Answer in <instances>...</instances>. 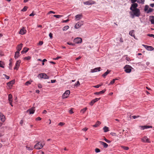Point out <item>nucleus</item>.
Masks as SVG:
<instances>
[{"label":"nucleus","instance_id":"nucleus-1","mask_svg":"<svg viewBox=\"0 0 154 154\" xmlns=\"http://www.w3.org/2000/svg\"><path fill=\"white\" fill-rule=\"evenodd\" d=\"M131 11L133 12V14H131L132 18H134L135 16L138 17L140 16V12L139 9H136Z\"/></svg>","mask_w":154,"mask_h":154},{"label":"nucleus","instance_id":"nucleus-2","mask_svg":"<svg viewBox=\"0 0 154 154\" xmlns=\"http://www.w3.org/2000/svg\"><path fill=\"white\" fill-rule=\"evenodd\" d=\"M37 143L34 146V148L37 149H41L45 145V143L44 142H40L37 141Z\"/></svg>","mask_w":154,"mask_h":154},{"label":"nucleus","instance_id":"nucleus-3","mask_svg":"<svg viewBox=\"0 0 154 154\" xmlns=\"http://www.w3.org/2000/svg\"><path fill=\"white\" fill-rule=\"evenodd\" d=\"M131 67L128 65H125L124 68L125 69V71L126 73H130L131 72Z\"/></svg>","mask_w":154,"mask_h":154},{"label":"nucleus","instance_id":"nucleus-4","mask_svg":"<svg viewBox=\"0 0 154 154\" xmlns=\"http://www.w3.org/2000/svg\"><path fill=\"white\" fill-rule=\"evenodd\" d=\"M70 94V91L69 90L66 91L63 94L62 98L63 99L68 97Z\"/></svg>","mask_w":154,"mask_h":154},{"label":"nucleus","instance_id":"nucleus-5","mask_svg":"<svg viewBox=\"0 0 154 154\" xmlns=\"http://www.w3.org/2000/svg\"><path fill=\"white\" fill-rule=\"evenodd\" d=\"M131 7L130 8V10H132L133 9H138L137 7H138V4L137 3L134 2V3H132Z\"/></svg>","mask_w":154,"mask_h":154},{"label":"nucleus","instance_id":"nucleus-6","mask_svg":"<svg viewBox=\"0 0 154 154\" xmlns=\"http://www.w3.org/2000/svg\"><path fill=\"white\" fill-rule=\"evenodd\" d=\"M82 39L80 38L77 37L75 38L74 40V42L76 44H80L82 42Z\"/></svg>","mask_w":154,"mask_h":154},{"label":"nucleus","instance_id":"nucleus-7","mask_svg":"<svg viewBox=\"0 0 154 154\" xmlns=\"http://www.w3.org/2000/svg\"><path fill=\"white\" fill-rule=\"evenodd\" d=\"M142 141L144 143H150V141L146 136H144L141 139Z\"/></svg>","mask_w":154,"mask_h":154},{"label":"nucleus","instance_id":"nucleus-8","mask_svg":"<svg viewBox=\"0 0 154 154\" xmlns=\"http://www.w3.org/2000/svg\"><path fill=\"white\" fill-rule=\"evenodd\" d=\"M38 75L41 78H44L45 79H49V77L45 73H40Z\"/></svg>","mask_w":154,"mask_h":154},{"label":"nucleus","instance_id":"nucleus-9","mask_svg":"<svg viewBox=\"0 0 154 154\" xmlns=\"http://www.w3.org/2000/svg\"><path fill=\"white\" fill-rule=\"evenodd\" d=\"M95 3V2L92 0H89L83 2L84 5H91L92 4H94Z\"/></svg>","mask_w":154,"mask_h":154},{"label":"nucleus","instance_id":"nucleus-10","mask_svg":"<svg viewBox=\"0 0 154 154\" xmlns=\"http://www.w3.org/2000/svg\"><path fill=\"white\" fill-rule=\"evenodd\" d=\"M35 111V107H32L31 108L27 110V112H29L30 114H33Z\"/></svg>","mask_w":154,"mask_h":154},{"label":"nucleus","instance_id":"nucleus-11","mask_svg":"<svg viewBox=\"0 0 154 154\" xmlns=\"http://www.w3.org/2000/svg\"><path fill=\"white\" fill-rule=\"evenodd\" d=\"M21 61L20 60H18L16 61L15 64V66L14 68V69L17 70L19 67L21 63Z\"/></svg>","mask_w":154,"mask_h":154},{"label":"nucleus","instance_id":"nucleus-12","mask_svg":"<svg viewBox=\"0 0 154 154\" xmlns=\"http://www.w3.org/2000/svg\"><path fill=\"white\" fill-rule=\"evenodd\" d=\"M143 45L145 47V48L148 50L150 51H152L154 50V48L151 46H148L144 45Z\"/></svg>","mask_w":154,"mask_h":154},{"label":"nucleus","instance_id":"nucleus-13","mask_svg":"<svg viewBox=\"0 0 154 154\" xmlns=\"http://www.w3.org/2000/svg\"><path fill=\"white\" fill-rule=\"evenodd\" d=\"M83 17L82 15V14H79L76 15L75 17V20L76 21L78 20L82 19Z\"/></svg>","mask_w":154,"mask_h":154},{"label":"nucleus","instance_id":"nucleus-14","mask_svg":"<svg viewBox=\"0 0 154 154\" xmlns=\"http://www.w3.org/2000/svg\"><path fill=\"white\" fill-rule=\"evenodd\" d=\"M100 99V98H96L92 100L91 102L89 104L91 106H92L96 102L98 101Z\"/></svg>","mask_w":154,"mask_h":154},{"label":"nucleus","instance_id":"nucleus-15","mask_svg":"<svg viewBox=\"0 0 154 154\" xmlns=\"http://www.w3.org/2000/svg\"><path fill=\"white\" fill-rule=\"evenodd\" d=\"M25 28L23 27L20 30L19 33L21 35H24L26 33Z\"/></svg>","mask_w":154,"mask_h":154},{"label":"nucleus","instance_id":"nucleus-16","mask_svg":"<svg viewBox=\"0 0 154 154\" xmlns=\"http://www.w3.org/2000/svg\"><path fill=\"white\" fill-rule=\"evenodd\" d=\"M100 144L103 146L104 148H106L108 147V145L104 142L102 141H100Z\"/></svg>","mask_w":154,"mask_h":154},{"label":"nucleus","instance_id":"nucleus-17","mask_svg":"<svg viewBox=\"0 0 154 154\" xmlns=\"http://www.w3.org/2000/svg\"><path fill=\"white\" fill-rule=\"evenodd\" d=\"M0 118L2 122H5V116L2 113H0Z\"/></svg>","mask_w":154,"mask_h":154},{"label":"nucleus","instance_id":"nucleus-18","mask_svg":"<svg viewBox=\"0 0 154 154\" xmlns=\"http://www.w3.org/2000/svg\"><path fill=\"white\" fill-rule=\"evenodd\" d=\"M15 81L14 80H11L7 83V85L8 86H11L15 83Z\"/></svg>","mask_w":154,"mask_h":154},{"label":"nucleus","instance_id":"nucleus-19","mask_svg":"<svg viewBox=\"0 0 154 154\" xmlns=\"http://www.w3.org/2000/svg\"><path fill=\"white\" fill-rule=\"evenodd\" d=\"M23 44L22 43H20L18 45L17 47V51H19L21 50Z\"/></svg>","mask_w":154,"mask_h":154},{"label":"nucleus","instance_id":"nucleus-20","mask_svg":"<svg viewBox=\"0 0 154 154\" xmlns=\"http://www.w3.org/2000/svg\"><path fill=\"white\" fill-rule=\"evenodd\" d=\"M29 49V48L25 47L23 48V50L21 52V53L22 54L25 53L28 51Z\"/></svg>","mask_w":154,"mask_h":154},{"label":"nucleus","instance_id":"nucleus-21","mask_svg":"<svg viewBox=\"0 0 154 154\" xmlns=\"http://www.w3.org/2000/svg\"><path fill=\"white\" fill-rule=\"evenodd\" d=\"M106 91V89H104L102 91H100L99 92H95L94 94L95 95H98L100 94H103Z\"/></svg>","mask_w":154,"mask_h":154},{"label":"nucleus","instance_id":"nucleus-22","mask_svg":"<svg viewBox=\"0 0 154 154\" xmlns=\"http://www.w3.org/2000/svg\"><path fill=\"white\" fill-rule=\"evenodd\" d=\"M149 20L152 24H154V16H149Z\"/></svg>","mask_w":154,"mask_h":154},{"label":"nucleus","instance_id":"nucleus-23","mask_svg":"<svg viewBox=\"0 0 154 154\" xmlns=\"http://www.w3.org/2000/svg\"><path fill=\"white\" fill-rule=\"evenodd\" d=\"M82 25V24L81 23L78 22L75 25V27L76 29H78L81 27Z\"/></svg>","mask_w":154,"mask_h":154},{"label":"nucleus","instance_id":"nucleus-24","mask_svg":"<svg viewBox=\"0 0 154 154\" xmlns=\"http://www.w3.org/2000/svg\"><path fill=\"white\" fill-rule=\"evenodd\" d=\"M141 127L142 128L143 130H144L145 129H147L148 128H152V127L151 126H148V125H144V126H142Z\"/></svg>","mask_w":154,"mask_h":154},{"label":"nucleus","instance_id":"nucleus-25","mask_svg":"<svg viewBox=\"0 0 154 154\" xmlns=\"http://www.w3.org/2000/svg\"><path fill=\"white\" fill-rule=\"evenodd\" d=\"M134 30H131L129 32V34L131 36L134 37L135 38V36L134 33Z\"/></svg>","mask_w":154,"mask_h":154},{"label":"nucleus","instance_id":"nucleus-26","mask_svg":"<svg viewBox=\"0 0 154 154\" xmlns=\"http://www.w3.org/2000/svg\"><path fill=\"white\" fill-rule=\"evenodd\" d=\"M110 72V70H109L108 69H107V71L102 75V76L104 78H105L106 76Z\"/></svg>","mask_w":154,"mask_h":154},{"label":"nucleus","instance_id":"nucleus-27","mask_svg":"<svg viewBox=\"0 0 154 154\" xmlns=\"http://www.w3.org/2000/svg\"><path fill=\"white\" fill-rule=\"evenodd\" d=\"M20 52L18 51H17L15 53V56H14V58L15 59H17L19 56Z\"/></svg>","mask_w":154,"mask_h":154},{"label":"nucleus","instance_id":"nucleus-28","mask_svg":"<svg viewBox=\"0 0 154 154\" xmlns=\"http://www.w3.org/2000/svg\"><path fill=\"white\" fill-rule=\"evenodd\" d=\"M101 123L99 121H97L96 123V124L94 125L93 126L94 127H97Z\"/></svg>","mask_w":154,"mask_h":154},{"label":"nucleus","instance_id":"nucleus-29","mask_svg":"<svg viewBox=\"0 0 154 154\" xmlns=\"http://www.w3.org/2000/svg\"><path fill=\"white\" fill-rule=\"evenodd\" d=\"M8 100L9 102H12V96L11 94L8 95Z\"/></svg>","mask_w":154,"mask_h":154},{"label":"nucleus","instance_id":"nucleus-30","mask_svg":"<svg viewBox=\"0 0 154 154\" xmlns=\"http://www.w3.org/2000/svg\"><path fill=\"white\" fill-rule=\"evenodd\" d=\"M103 130L104 132H107L109 131V128L106 126L103 127Z\"/></svg>","mask_w":154,"mask_h":154},{"label":"nucleus","instance_id":"nucleus-31","mask_svg":"<svg viewBox=\"0 0 154 154\" xmlns=\"http://www.w3.org/2000/svg\"><path fill=\"white\" fill-rule=\"evenodd\" d=\"M4 65L5 64L2 61H0V67H2V68H4Z\"/></svg>","mask_w":154,"mask_h":154},{"label":"nucleus","instance_id":"nucleus-32","mask_svg":"<svg viewBox=\"0 0 154 154\" xmlns=\"http://www.w3.org/2000/svg\"><path fill=\"white\" fill-rule=\"evenodd\" d=\"M121 147L123 148L124 149L127 150L129 149V148L128 146H121Z\"/></svg>","mask_w":154,"mask_h":154},{"label":"nucleus","instance_id":"nucleus-33","mask_svg":"<svg viewBox=\"0 0 154 154\" xmlns=\"http://www.w3.org/2000/svg\"><path fill=\"white\" fill-rule=\"evenodd\" d=\"M32 82V81L29 80V81H27L25 83V85H26L28 86L30 84L31 82Z\"/></svg>","mask_w":154,"mask_h":154},{"label":"nucleus","instance_id":"nucleus-34","mask_svg":"<svg viewBox=\"0 0 154 154\" xmlns=\"http://www.w3.org/2000/svg\"><path fill=\"white\" fill-rule=\"evenodd\" d=\"M87 109V108L86 107L84 108L81 110L80 112L82 113H84Z\"/></svg>","mask_w":154,"mask_h":154},{"label":"nucleus","instance_id":"nucleus-35","mask_svg":"<svg viewBox=\"0 0 154 154\" xmlns=\"http://www.w3.org/2000/svg\"><path fill=\"white\" fill-rule=\"evenodd\" d=\"M118 79H113L110 82L109 85H112L115 82L116 80H117Z\"/></svg>","mask_w":154,"mask_h":154},{"label":"nucleus","instance_id":"nucleus-36","mask_svg":"<svg viewBox=\"0 0 154 154\" xmlns=\"http://www.w3.org/2000/svg\"><path fill=\"white\" fill-rule=\"evenodd\" d=\"M69 28V26H66L63 27V31H66Z\"/></svg>","mask_w":154,"mask_h":154},{"label":"nucleus","instance_id":"nucleus-37","mask_svg":"<svg viewBox=\"0 0 154 154\" xmlns=\"http://www.w3.org/2000/svg\"><path fill=\"white\" fill-rule=\"evenodd\" d=\"M28 8V7H27L26 6H24L23 8V9H22L21 10V11H23V12H25V11H26L27 9Z\"/></svg>","mask_w":154,"mask_h":154},{"label":"nucleus","instance_id":"nucleus-38","mask_svg":"<svg viewBox=\"0 0 154 154\" xmlns=\"http://www.w3.org/2000/svg\"><path fill=\"white\" fill-rule=\"evenodd\" d=\"M137 3H139L144 4V0H137Z\"/></svg>","mask_w":154,"mask_h":154},{"label":"nucleus","instance_id":"nucleus-39","mask_svg":"<svg viewBox=\"0 0 154 154\" xmlns=\"http://www.w3.org/2000/svg\"><path fill=\"white\" fill-rule=\"evenodd\" d=\"M153 11V9L151 8H149L147 12V13H149L150 12H152Z\"/></svg>","mask_w":154,"mask_h":154},{"label":"nucleus","instance_id":"nucleus-40","mask_svg":"<svg viewBox=\"0 0 154 154\" xmlns=\"http://www.w3.org/2000/svg\"><path fill=\"white\" fill-rule=\"evenodd\" d=\"M62 15H54V17H55L57 18H60V17H62Z\"/></svg>","mask_w":154,"mask_h":154},{"label":"nucleus","instance_id":"nucleus-41","mask_svg":"<svg viewBox=\"0 0 154 154\" xmlns=\"http://www.w3.org/2000/svg\"><path fill=\"white\" fill-rule=\"evenodd\" d=\"M104 137V140L107 143H110L111 142V141H110V140H107V139H106L105 137Z\"/></svg>","mask_w":154,"mask_h":154},{"label":"nucleus","instance_id":"nucleus-42","mask_svg":"<svg viewBox=\"0 0 154 154\" xmlns=\"http://www.w3.org/2000/svg\"><path fill=\"white\" fill-rule=\"evenodd\" d=\"M31 58V57L30 56H28L27 57H24V60H29Z\"/></svg>","mask_w":154,"mask_h":154},{"label":"nucleus","instance_id":"nucleus-43","mask_svg":"<svg viewBox=\"0 0 154 154\" xmlns=\"http://www.w3.org/2000/svg\"><path fill=\"white\" fill-rule=\"evenodd\" d=\"M80 85V83L79 81L77 82L75 84L74 86H78Z\"/></svg>","mask_w":154,"mask_h":154},{"label":"nucleus","instance_id":"nucleus-44","mask_svg":"<svg viewBox=\"0 0 154 154\" xmlns=\"http://www.w3.org/2000/svg\"><path fill=\"white\" fill-rule=\"evenodd\" d=\"M9 68L10 69L12 70V64L11 62L9 64Z\"/></svg>","mask_w":154,"mask_h":154},{"label":"nucleus","instance_id":"nucleus-45","mask_svg":"<svg viewBox=\"0 0 154 154\" xmlns=\"http://www.w3.org/2000/svg\"><path fill=\"white\" fill-rule=\"evenodd\" d=\"M149 8V6L148 5H146L144 8V11H147L148 9Z\"/></svg>","mask_w":154,"mask_h":154},{"label":"nucleus","instance_id":"nucleus-46","mask_svg":"<svg viewBox=\"0 0 154 154\" xmlns=\"http://www.w3.org/2000/svg\"><path fill=\"white\" fill-rule=\"evenodd\" d=\"M95 152L96 153H98L100 152V150L98 148H96L95 149Z\"/></svg>","mask_w":154,"mask_h":154},{"label":"nucleus","instance_id":"nucleus-47","mask_svg":"<svg viewBox=\"0 0 154 154\" xmlns=\"http://www.w3.org/2000/svg\"><path fill=\"white\" fill-rule=\"evenodd\" d=\"M147 36L150 37H153L154 38V35L153 34H147Z\"/></svg>","mask_w":154,"mask_h":154},{"label":"nucleus","instance_id":"nucleus-48","mask_svg":"<svg viewBox=\"0 0 154 154\" xmlns=\"http://www.w3.org/2000/svg\"><path fill=\"white\" fill-rule=\"evenodd\" d=\"M26 148L28 150H32L33 149L32 147H30L28 146H26Z\"/></svg>","mask_w":154,"mask_h":154},{"label":"nucleus","instance_id":"nucleus-49","mask_svg":"<svg viewBox=\"0 0 154 154\" xmlns=\"http://www.w3.org/2000/svg\"><path fill=\"white\" fill-rule=\"evenodd\" d=\"M140 116H132V117L134 119H135L136 118H138L139 117H140Z\"/></svg>","mask_w":154,"mask_h":154},{"label":"nucleus","instance_id":"nucleus-50","mask_svg":"<svg viewBox=\"0 0 154 154\" xmlns=\"http://www.w3.org/2000/svg\"><path fill=\"white\" fill-rule=\"evenodd\" d=\"M3 75L5 76V78L7 79H9V77L7 76L6 74H3Z\"/></svg>","mask_w":154,"mask_h":154},{"label":"nucleus","instance_id":"nucleus-51","mask_svg":"<svg viewBox=\"0 0 154 154\" xmlns=\"http://www.w3.org/2000/svg\"><path fill=\"white\" fill-rule=\"evenodd\" d=\"M97 68H95L93 69L92 70V72H97Z\"/></svg>","mask_w":154,"mask_h":154},{"label":"nucleus","instance_id":"nucleus-52","mask_svg":"<svg viewBox=\"0 0 154 154\" xmlns=\"http://www.w3.org/2000/svg\"><path fill=\"white\" fill-rule=\"evenodd\" d=\"M110 134L112 136H116V134L114 132H111L110 133Z\"/></svg>","mask_w":154,"mask_h":154},{"label":"nucleus","instance_id":"nucleus-53","mask_svg":"<svg viewBox=\"0 0 154 154\" xmlns=\"http://www.w3.org/2000/svg\"><path fill=\"white\" fill-rule=\"evenodd\" d=\"M101 86L100 85H98L95 86H94V88H99L100 86Z\"/></svg>","mask_w":154,"mask_h":154},{"label":"nucleus","instance_id":"nucleus-54","mask_svg":"<svg viewBox=\"0 0 154 154\" xmlns=\"http://www.w3.org/2000/svg\"><path fill=\"white\" fill-rule=\"evenodd\" d=\"M43 44V42L42 41H39L38 43V45H42Z\"/></svg>","mask_w":154,"mask_h":154},{"label":"nucleus","instance_id":"nucleus-55","mask_svg":"<svg viewBox=\"0 0 154 154\" xmlns=\"http://www.w3.org/2000/svg\"><path fill=\"white\" fill-rule=\"evenodd\" d=\"M64 124L65 123H64L60 122L59 123L58 125L62 126L64 125Z\"/></svg>","mask_w":154,"mask_h":154},{"label":"nucleus","instance_id":"nucleus-56","mask_svg":"<svg viewBox=\"0 0 154 154\" xmlns=\"http://www.w3.org/2000/svg\"><path fill=\"white\" fill-rule=\"evenodd\" d=\"M49 36L50 37V38L51 39L53 37V34L52 33L50 32L49 34Z\"/></svg>","mask_w":154,"mask_h":154},{"label":"nucleus","instance_id":"nucleus-57","mask_svg":"<svg viewBox=\"0 0 154 154\" xmlns=\"http://www.w3.org/2000/svg\"><path fill=\"white\" fill-rule=\"evenodd\" d=\"M35 120L36 121H40V120H41V118L40 117H37L35 119Z\"/></svg>","mask_w":154,"mask_h":154},{"label":"nucleus","instance_id":"nucleus-58","mask_svg":"<svg viewBox=\"0 0 154 154\" xmlns=\"http://www.w3.org/2000/svg\"><path fill=\"white\" fill-rule=\"evenodd\" d=\"M61 58V57H57L55 58H53V60H56Z\"/></svg>","mask_w":154,"mask_h":154},{"label":"nucleus","instance_id":"nucleus-59","mask_svg":"<svg viewBox=\"0 0 154 154\" xmlns=\"http://www.w3.org/2000/svg\"><path fill=\"white\" fill-rule=\"evenodd\" d=\"M88 128L86 127H85V128H83L82 129V130L85 131H86L88 130Z\"/></svg>","mask_w":154,"mask_h":154},{"label":"nucleus","instance_id":"nucleus-60","mask_svg":"<svg viewBox=\"0 0 154 154\" xmlns=\"http://www.w3.org/2000/svg\"><path fill=\"white\" fill-rule=\"evenodd\" d=\"M38 87L39 88H41L42 87V86L41 84H39L38 85Z\"/></svg>","mask_w":154,"mask_h":154},{"label":"nucleus","instance_id":"nucleus-61","mask_svg":"<svg viewBox=\"0 0 154 154\" xmlns=\"http://www.w3.org/2000/svg\"><path fill=\"white\" fill-rule=\"evenodd\" d=\"M55 12H54V11H50L48 12V14H51V13H53V14H55Z\"/></svg>","mask_w":154,"mask_h":154},{"label":"nucleus","instance_id":"nucleus-62","mask_svg":"<svg viewBox=\"0 0 154 154\" xmlns=\"http://www.w3.org/2000/svg\"><path fill=\"white\" fill-rule=\"evenodd\" d=\"M131 1V3H134V2H137V0H130Z\"/></svg>","mask_w":154,"mask_h":154},{"label":"nucleus","instance_id":"nucleus-63","mask_svg":"<svg viewBox=\"0 0 154 154\" xmlns=\"http://www.w3.org/2000/svg\"><path fill=\"white\" fill-rule=\"evenodd\" d=\"M56 82V80L55 79V80H51V83H54L55 82Z\"/></svg>","mask_w":154,"mask_h":154},{"label":"nucleus","instance_id":"nucleus-64","mask_svg":"<svg viewBox=\"0 0 154 154\" xmlns=\"http://www.w3.org/2000/svg\"><path fill=\"white\" fill-rule=\"evenodd\" d=\"M69 113L70 114H72L73 113L72 109H71L69 110Z\"/></svg>","mask_w":154,"mask_h":154}]
</instances>
